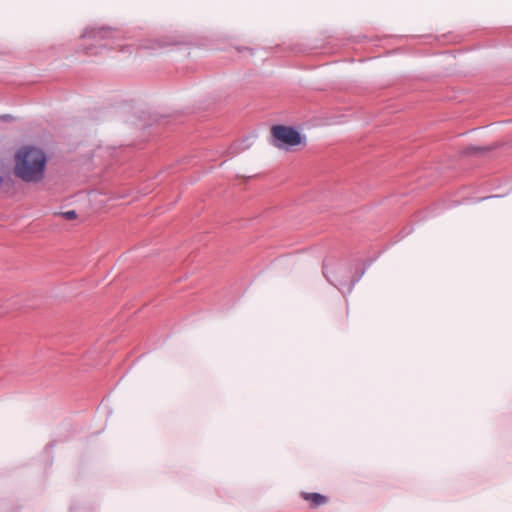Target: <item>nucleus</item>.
<instances>
[{
  "instance_id": "obj_1",
  "label": "nucleus",
  "mask_w": 512,
  "mask_h": 512,
  "mask_svg": "<svg viewBox=\"0 0 512 512\" xmlns=\"http://www.w3.org/2000/svg\"><path fill=\"white\" fill-rule=\"evenodd\" d=\"M45 153L35 147H23L15 155V175L26 182H38L46 167Z\"/></svg>"
},
{
  "instance_id": "obj_2",
  "label": "nucleus",
  "mask_w": 512,
  "mask_h": 512,
  "mask_svg": "<svg viewBox=\"0 0 512 512\" xmlns=\"http://www.w3.org/2000/svg\"><path fill=\"white\" fill-rule=\"evenodd\" d=\"M272 145L279 148L290 150L295 146L305 145V138L294 128L276 125L271 129Z\"/></svg>"
},
{
  "instance_id": "obj_3",
  "label": "nucleus",
  "mask_w": 512,
  "mask_h": 512,
  "mask_svg": "<svg viewBox=\"0 0 512 512\" xmlns=\"http://www.w3.org/2000/svg\"><path fill=\"white\" fill-rule=\"evenodd\" d=\"M344 270L345 269L343 267L336 269L334 267H329L327 264H324L323 266V273L325 277L333 286L337 287L338 289L344 287L347 284L340 277Z\"/></svg>"
},
{
  "instance_id": "obj_4",
  "label": "nucleus",
  "mask_w": 512,
  "mask_h": 512,
  "mask_svg": "<svg viewBox=\"0 0 512 512\" xmlns=\"http://www.w3.org/2000/svg\"><path fill=\"white\" fill-rule=\"evenodd\" d=\"M53 221L56 222H69L78 220V215L75 210H67L64 212H54L53 213Z\"/></svg>"
},
{
  "instance_id": "obj_5",
  "label": "nucleus",
  "mask_w": 512,
  "mask_h": 512,
  "mask_svg": "<svg viewBox=\"0 0 512 512\" xmlns=\"http://www.w3.org/2000/svg\"><path fill=\"white\" fill-rule=\"evenodd\" d=\"M303 497L305 500L310 501L313 507L321 506L328 501L326 496L319 493H303Z\"/></svg>"
},
{
  "instance_id": "obj_6",
  "label": "nucleus",
  "mask_w": 512,
  "mask_h": 512,
  "mask_svg": "<svg viewBox=\"0 0 512 512\" xmlns=\"http://www.w3.org/2000/svg\"><path fill=\"white\" fill-rule=\"evenodd\" d=\"M361 274H363V272H362ZM361 276H362V275H359L356 279H354V280L351 282V284L349 285V289H348L349 291L352 289V287L355 285V283H356L357 281H359V279H360V277H361Z\"/></svg>"
}]
</instances>
